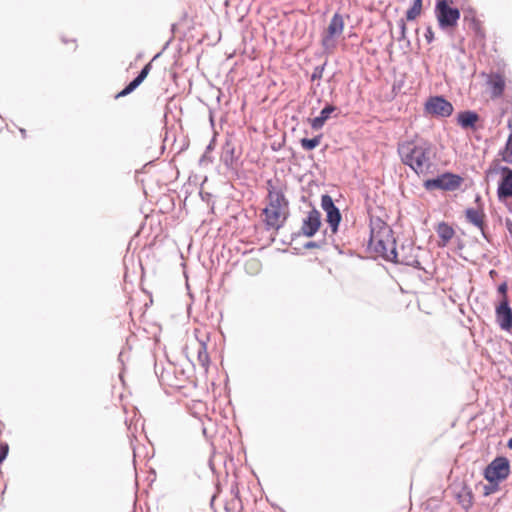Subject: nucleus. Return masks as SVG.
<instances>
[{"instance_id": "obj_34", "label": "nucleus", "mask_w": 512, "mask_h": 512, "mask_svg": "<svg viewBox=\"0 0 512 512\" xmlns=\"http://www.w3.org/2000/svg\"><path fill=\"white\" fill-rule=\"evenodd\" d=\"M507 446L512 450V437L509 439Z\"/></svg>"}, {"instance_id": "obj_27", "label": "nucleus", "mask_w": 512, "mask_h": 512, "mask_svg": "<svg viewBox=\"0 0 512 512\" xmlns=\"http://www.w3.org/2000/svg\"><path fill=\"white\" fill-rule=\"evenodd\" d=\"M9 452V445L6 442H0V464L6 459Z\"/></svg>"}, {"instance_id": "obj_17", "label": "nucleus", "mask_w": 512, "mask_h": 512, "mask_svg": "<svg viewBox=\"0 0 512 512\" xmlns=\"http://www.w3.org/2000/svg\"><path fill=\"white\" fill-rule=\"evenodd\" d=\"M422 1L423 0H414L413 1V5L406 12V20L407 21H413L421 14Z\"/></svg>"}, {"instance_id": "obj_1", "label": "nucleus", "mask_w": 512, "mask_h": 512, "mask_svg": "<svg viewBox=\"0 0 512 512\" xmlns=\"http://www.w3.org/2000/svg\"><path fill=\"white\" fill-rule=\"evenodd\" d=\"M268 185V205L263 209L266 228L279 230L285 223L288 216L289 202L284 193L273 186L272 181Z\"/></svg>"}, {"instance_id": "obj_5", "label": "nucleus", "mask_w": 512, "mask_h": 512, "mask_svg": "<svg viewBox=\"0 0 512 512\" xmlns=\"http://www.w3.org/2000/svg\"><path fill=\"white\" fill-rule=\"evenodd\" d=\"M510 473L509 460L505 457H496L484 470V477L490 483H498L508 477Z\"/></svg>"}, {"instance_id": "obj_16", "label": "nucleus", "mask_w": 512, "mask_h": 512, "mask_svg": "<svg viewBox=\"0 0 512 512\" xmlns=\"http://www.w3.org/2000/svg\"><path fill=\"white\" fill-rule=\"evenodd\" d=\"M437 233L438 236L443 240V245H445L453 238L455 232L451 226L442 222L438 225Z\"/></svg>"}, {"instance_id": "obj_11", "label": "nucleus", "mask_w": 512, "mask_h": 512, "mask_svg": "<svg viewBox=\"0 0 512 512\" xmlns=\"http://www.w3.org/2000/svg\"><path fill=\"white\" fill-rule=\"evenodd\" d=\"M344 27V21L340 14L335 13L328 25L327 34L323 37V46L326 48L333 45V37L338 36L342 33Z\"/></svg>"}, {"instance_id": "obj_13", "label": "nucleus", "mask_w": 512, "mask_h": 512, "mask_svg": "<svg viewBox=\"0 0 512 512\" xmlns=\"http://www.w3.org/2000/svg\"><path fill=\"white\" fill-rule=\"evenodd\" d=\"M479 120V115L475 111H462L457 115V123L463 129H475L476 123Z\"/></svg>"}, {"instance_id": "obj_19", "label": "nucleus", "mask_w": 512, "mask_h": 512, "mask_svg": "<svg viewBox=\"0 0 512 512\" xmlns=\"http://www.w3.org/2000/svg\"><path fill=\"white\" fill-rule=\"evenodd\" d=\"M509 128L511 129V133L508 136L505 150L502 153L503 161L512 164V124H509Z\"/></svg>"}, {"instance_id": "obj_8", "label": "nucleus", "mask_w": 512, "mask_h": 512, "mask_svg": "<svg viewBox=\"0 0 512 512\" xmlns=\"http://www.w3.org/2000/svg\"><path fill=\"white\" fill-rule=\"evenodd\" d=\"M321 207L326 213V221L332 232L336 233L342 218L339 208L335 206L332 197L328 194L322 195Z\"/></svg>"}, {"instance_id": "obj_25", "label": "nucleus", "mask_w": 512, "mask_h": 512, "mask_svg": "<svg viewBox=\"0 0 512 512\" xmlns=\"http://www.w3.org/2000/svg\"><path fill=\"white\" fill-rule=\"evenodd\" d=\"M234 154H235V148L230 143H226L225 156H224L226 164H228V161H230L231 163L234 161V159L236 158Z\"/></svg>"}, {"instance_id": "obj_28", "label": "nucleus", "mask_w": 512, "mask_h": 512, "mask_svg": "<svg viewBox=\"0 0 512 512\" xmlns=\"http://www.w3.org/2000/svg\"><path fill=\"white\" fill-rule=\"evenodd\" d=\"M507 289L508 287L506 282H503L498 286V292L503 296L502 299H505V297H507Z\"/></svg>"}, {"instance_id": "obj_2", "label": "nucleus", "mask_w": 512, "mask_h": 512, "mask_svg": "<svg viewBox=\"0 0 512 512\" xmlns=\"http://www.w3.org/2000/svg\"><path fill=\"white\" fill-rule=\"evenodd\" d=\"M402 162L417 174L426 172L431 166V146L426 142H404L399 145Z\"/></svg>"}, {"instance_id": "obj_20", "label": "nucleus", "mask_w": 512, "mask_h": 512, "mask_svg": "<svg viewBox=\"0 0 512 512\" xmlns=\"http://www.w3.org/2000/svg\"><path fill=\"white\" fill-rule=\"evenodd\" d=\"M322 136H315L313 138H303L300 143L303 149L305 150H313L315 149L321 141Z\"/></svg>"}, {"instance_id": "obj_35", "label": "nucleus", "mask_w": 512, "mask_h": 512, "mask_svg": "<svg viewBox=\"0 0 512 512\" xmlns=\"http://www.w3.org/2000/svg\"><path fill=\"white\" fill-rule=\"evenodd\" d=\"M160 56V53L156 54L153 58V60H155L156 58H158Z\"/></svg>"}, {"instance_id": "obj_31", "label": "nucleus", "mask_w": 512, "mask_h": 512, "mask_svg": "<svg viewBox=\"0 0 512 512\" xmlns=\"http://www.w3.org/2000/svg\"><path fill=\"white\" fill-rule=\"evenodd\" d=\"M468 499L466 497L461 501L462 505L465 509H468L471 506V497L467 495Z\"/></svg>"}, {"instance_id": "obj_12", "label": "nucleus", "mask_w": 512, "mask_h": 512, "mask_svg": "<svg viewBox=\"0 0 512 512\" xmlns=\"http://www.w3.org/2000/svg\"><path fill=\"white\" fill-rule=\"evenodd\" d=\"M504 176L499 182L497 194L500 200L512 197V169L508 167L501 168Z\"/></svg>"}, {"instance_id": "obj_32", "label": "nucleus", "mask_w": 512, "mask_h": 512, "mask_svg": "<svg viewBox=\"0 0 512 512\" xmlns=\"http://www.w3.org/2000/svg\"><path fill=\"white\" fill-rule=\"evenodd\" d=\"M506 228L508 229L509 233L512 235V220H510V219L506 220Z\"/></svg>"}, {"instance_id": "obj_21", "label": "nucleus", "mask_w": 512, "mask_h": 512, "mask_svg": "<svg viewBox=\"0 0 512 512\" xmlns=\"http://www.w3.org/2000/svg\"><path fill=\"white\" fill-rule=\"evenodd\" d=\"M398 27L400 29V34L399 36L397 37V40L399 42H405L406 43V47L409 48L410 47V40L407 39L406 37V22H405V19L401 18L399 21H398Z\"/></svg>"}, {"instance_id": "obj_7", "label": "nucleus", "mask_w": 512, "mask_h": 512, "mask_svg": "<svg viewBox=\"0 0 512 512\" xmlns=\"http://www.w3.org/2000/svg\"><path fill=\"white\" fill-rule=\"evenodd\" d=\"M425 110L431 115L445 118L453 113L454 108L443 96H432L426 101Z\"/></svg>"}, {"instance_id": "obj_23", "label": "nucleus", "mask_w": 512, "mask_h": 512, "mask_svg": "<svg viewBox=\"0 0 512 512\" xmlns=\"http://www.w3.org/2000/svg\"><path fill=\"white\" fill-rule=\"evenodd\" d=\"M493 95L500 96L505 88V83L502 78L498 77L492 82Z\"/></svg>"}, {"instance_id": "obj_3", "label": "nucleus", "mask_w": 512, "mask_h": 512, "mask_svg": "<svg viewBox=\"0 0 512 512\" xmlns=\"http://www.w3.org/2000/svg\"><path fill=\"white\" fill-rule=\"evenodd\" d=\"M370 243L374 250L388 261L398 262L396 242L392 238L391 228L380 218L371 220Z\"/></svg>"}, {"instance_id": "obj_9", "label": "nucleus", "mask_w": 512, "mask_h": 512, "mask_svg": "<svg viewBox=\"0 0 512 512\" xmlns=\"http://www.w3.org/2000/svg\"><path fill=\"white\" fill-rule=\"evenodd\" d=\"M496 320L502 330L508 331L512 328V309L509 305L508 298L502 299L496 307Z\"/></svg>"}, {"instance_id": "obj_24", "label": "nucleus", "mask_w": 512, "mask_h": 512, "mask_svg": "<svg viewBox=\"0 0 512 512\" xmlns=\"http://www.w3.org/2000/svg\"><path fill=\"white\" fill-rule=\"evenodd\" d=\"M151 70V62L150 63H147L142 69L141 71L139 72V74L134 78L135 81L138 83V84H141L145 78L148 76L149 72Z\"/></svg>"}, {"instance_id": "obj_6", "label": "nucleus", "mask_w": 512, "mask_h": 512, "mask_svg": "<svg viewBox=\"0 0 512 512\" xmlns=\"http://www.w3.org/2000/svg\"><path fill=\"white\" fill-rule=\"evenodd\" d=\"M461 184V177L452 173H444L435 178L428 179L424 182L427 190H445L452 191L457 189Z\"/></svg>"}, {"instance_id": "obj_22", "label": "nucleus", "mask_w": 512, "mask_h": 512, "mask_svg": "<svg viewBox=\"0 0 512 512\" xmlns=\"http://www.w3.org/2000/svg\"><path fill=\"white\" fill-rule=\"evenodd\" d=\"M140 84H138L135 79H133L124 89H122L115 97L121 98L132 93Z\"/></svg>"}, {"instance_id": "obj_14", "label": "nucleus", "mask_w": 512, "mask_h": 512, "mask_svg": "<svg viewBox=\"0 0 512 512\" xmlns=\"http://www.w3.org/2000/svg\"><path fill=\"white\" fill-rule=\"evenodd\" d=\"M337 108L333 105H326L320 112V115L313 118L311 120V127L314 130L321 129L325 122L330 118V115L336 110Z\"/></svg>"}, {"instance_id": "obj_26", "label": "nucleus", "mask_w": 512, "mask_h": 512, "mask_svg": "<svg viewBox=\"0 0 512 512\" xmlns=\"http://www.w3.org/2000/svg\"><path fill=\"white\" fill-rule=\"evenodd\" d=\"M325 63L323 65H319V66H316L312 72V75H311V80L312 81H315V80H319L322 78L323 76V72H324V69H325Z\"/></svg>"}, {"instance_id": "obj_10", "label": "nucleus", "mask_w": 512, "mask_h": 512, "mask_svg": "<svg viewBox=\"0 0 512 512\" xmlns=\"http://www.w3.org/2000/svg\"><path fill=\"white\" fill-rule=\"evenodd\" d=\"M321 225V214L318 210L312 209L303 219L301 232L307 237H312L319 230Z\"/></svg>"}, {"instance_id": "obj_18", "label": "nucleus", "mask_w": 512, "mask_h": 512, "mask_svg": "<svg viewBox=\"0 0 512 512\" xmlns=\"http://www.w3.org/2000/svg\"><path fill=\"white\" fill-rule=\"evenodd\" d=\"M198 361L203 367H207L209 364V355L207 352V345L205 341L199 342V349H198Z\"/></svg>"}, {"instance_id": "obj_33", "label": "nucleus", "mask_w": 512, "mask_h": 512, "mask_svg": "<svg viewBox=\"0 0 512 512\" xmlns=\"http://www.w3.org/2000/svg\"><path fill=\"white\" fill-rule=\"evenodd\" d=\"M19 131H20L22 137L25 138L26 137V130L23 129V128H20Z\"/></svg>"}, {"instance_id": "obj_29", "label": "nucleus", "mask_w": 512, "mask_h": 512, "mask_svg": "<svg viewBox=\"0 0 512 512\" xmlns=\"http://www.w3.org/2000/svg\"><path fill=\"white\" fill-rule=\"evenodd\" d=\"M424 36L428 43H431L434 40V32L431 27H427Z\"/></svg>"}, {"instance_id": "obj_15", "label": "nucleus", "mask_w": 512, "mask_h": 512, "mask_svg": "<svg viewBox=\"0 0 512 512\" xmlns=\"http://www.w3.org/2000/svg\"><path fill=\"white\" fill-rule=\"evenodd\" d=\"M465 214H466V218L467 220L472 223L473 225H475L476 227L480 228L481 232H482V235L486 237V234L484 232V228H483V225H484V222H483V215L476 209L474 208H468L466 211H465Z\"/></svg>"}, {"instance_id": "obj_4", "label": "nucleus", "mask_w": 512, "mask_h": 512, "mask_svg": "<svg viewBox=\"0 0 512 512\" xmlns=\"http://www.w3.org/2000/svg\"><path fill=\"white\" fill-rule=\"evenodd\" d=\"M435 15L441 29L452 28L460 19L458 8L451 7L447 0H439L435 6Z\"/></svg>"}, {"instance_id": "obj_30", "label": "nucleus", "mask_w": 512, "mask_h": 512, "mask_svg": "<svg viewBox=\"0 0 512 512\" xmlns=\"http://www.w3.org/2000/svg\"><path fill=\"white\" fill-rule=\"evenodd\" d=\"M319 247H320V244L315 241H309L304 244L305 249H313V248H319Z\"/></svg>"}]
</instances>
